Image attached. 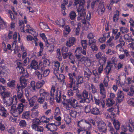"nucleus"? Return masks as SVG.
Returning a JSON list of instances; mask_svg holds the SVG:
<instances>
[{
  "instance_id": "nucleus-1",
  "label": "nucleus",
  "mask_w": 134,
  "mask_h": 134,
  "mask_svg": "<svg viewBox=\"0 0 134 134\" xmlns=\"http://www.w3.org/2000/svg\"><path fill=\"white\" fill-rule=\"evenodd\" d=\"M85 3L84 0H75V5H76V9L78 12L77 19L78 20L82 19V22L83 24H85L86 21L85 18L86 14V10L84 8L83 5Z\"/></svg>"
},
{
  "instance_id": "nucleus-2",
  "label": "nucleus",
  "mask_w": 134,
  "mask_h": 134,
  "mask_svg": "<svg viewBox=\"0 0 134 134\" xmlns=\"http://www.w3.org/2000/svg\"><path fill=\"white\" fill-rule=\"evenodd\" d=\"M55 95L56 102L57 103H60L62 98L61 91L59 90L58 88L56 90L55 86L53 85L51 88L50 97L49 98L51 102H52L54 99Z\"/></svg>"
},
{
  "instance_id": "nucleus-3",
  "label": "nucleus",
  "mask_w": 134,
  "mask_h": 134,
  "mask_svg": "<svg viewBox=\"0 0 134 134\" xmlns=\"http://www.w3.org/2000/svg\"><path fill=\"white\" fill-rule=\"evenodd\" d=\"M25 107V105L22 103H19L17 107L16 104L12 105L10 110L11 114L15 117H17L23 112Z\"/></svg>"
},
{
  "instance_id": "nucleus-4",
  "label": "nucleus",
  "mask_w": 134,
  "mask_h": 134,
  "mask_svg": "<svg viewBox=\"0 0 134 134\" xmlns=\"http://www.w3.org/2000/svg\"><path fill=\"white\" fill-rule=\"evenodd\" d=\"M6 106H10L12 104L15 105L17 103V98L16 95L14 96L13 97H9L8 99L3 100Z\"/></svg>"
},
{
  "instance_id": "nucleus-5",
  "label": "nucleus",
  "mask_w": 134,
  "mask_h": 134,
  "mask_svg": "<svg viewBox=\"0 0 134 134\" xmlns=\"http://www.w3.org/2000/svg\"><path fill=\"white\" fill-rule=\"evenodd\" d=\"M97 128L98 130L100 132L105 133L107 130L106 124L101 119L98 120L97 122Z\"/></svg>"
},
{
  "instance_id": "nucleus-6",
  "label": "nucleus",
  "mask_w": 134,
  "mask_h": 134,
  "mask_svg": "<svg viewBox=\"0 0 134 134\" xmlns=\"http://www.w3.org/2000/svg\"><path fill=\"white\" fill-rule=\"evenodd\" d=\"M25 96L29 102V104L31 107H33L35 103L36 97L35 96L32 97L31 94L28 93V91H26Z\"/></svg>"
},
{
  "instance_id": "nucleus-7",
  "label": "nucleus",
  "mask_w": 134,
  "mask_h": 134,
  "mask_svg": "<svg viewBox=\"0 0 134 134\" xmlns=\"http://www.w3.org/2000/svg\"><path fill=\"white\" fill-rule=\"evenodd\" d=\"M10 72V70L6 67L4 66H0V77L7 75Z\"/></svg>"
},
{
  "instance_id": "nucleus-8",
  "label": "nucleus",
  "mask_w": 134,
  "mask_h": 134,
  "mask_svg": "<svg viewBox=\"0 0 134 134\" xmlns=\"http://www.w3.org/2000/svg\"><path fill=\"white\" fill-rule=\"evenodd\" d=\"M82 96L84 98L80 100V103L86 102L89 103L90 102V100L88 98V93L87 91L84 90L82 92Z\"/></svg>"
},
{
  "instance_id": "nucleus-9",
  "label": "nucleus",
  "mask_w": 134,
  "mask_h": 134,
  "mask_svg": "<svg viewBox=\"0 0 134 134\" xmlns=\"http://www.w3.org/2000/svg\"><path fill=\"white\" fill-rule=\"evenodd\" d=\"M20 85L19 86L18 85L17 87V88L23 89L26 87L27 85V80L25 78L20 77Z\"/></svg>"
},
{
  "instance_id": "nucleus-10",
  "label": "nucleus",
  "mask_w": 134,
  "mask_h": 134,
  "mask_svg": "<svg viewBox=\"0 0 134 134\" xmlns=\"http://www.w3.org/2000/svg\"><path fill=\"white\" fill-rule=\"evenodd\" d=\"M76 41V39L75 37H71L66 41L65 45L68 48H69L75 44Z\"/></svg>"
},
{
  "instance_id": "nucleus-11",
  "label": "nucleus",
  "mask_w": 134,
  "mask_h": 134,
  "mask_svg": "<svg viewBox=\"0 0 134 134\" xmlns=\"http://www.w3.org/2000/svg\"><path fill=\"white\" fill-rule=\"evenodd\" d=\"M27 68L30 69L31 68L32 69L35 70H38L40 69V64H38V62L35 60H33L31 62L30 65H28Z\"/></svg>"
},
{
  "instance_id": "nucleus-12",
  "label": "nucleus",
  "mask_w": 134,
  "mask_h": 134,
  "mask_svg": "<svg viewBox=\"0 0 134 134\" xmlns=\"http://www.w3.org/2000/svg\"><path fill=\"white\" fill-rule=\"evenodd\" d=\"M68 102L73 108H76L79 105L78 103L77 100L73 98H71L68 100Z\"/></svg>"
},
{
  "instance_id": "nucleus-13",
  "label": "nucleus",
  "mask_w": 134,
  "mask_h": 134,
  "mask_svg": "<svg viewBox=\"0 0 134 134\" xmlns=\"http://www.w3.org/2000/svg\"><path fill=\"white\" fill-rule=\"evenodd\" d=\"M117 94V102L120 103L123 100L124 98V94L122 91L119 90Z\"/></svg>"
},
{
  "instance_id": "nucleus-14",
  "label": "nucleus",
  "mask_w": 134,
  "mask_h": 134,
  "mask_svg": "<svg viewBox=\"0 0 134 134\" xmlns=\"http://www.w3.org/2000/svg\"><path fill=\"white\" fill-rule=\"evenodd\" d=\"M100 93L102 96V97L104 98L106 96V91L105 89L103 84L101 83L99 85Z\"/></svg>"
},
{
  "instance_id": "nucleus-15",
  "label": "nucleus",
  "mask_w": 134,
  "mask_h": 134,
  "mask_svg": "<svg viewBox=\"0 0 134 134\" xmlns=\"http://www.w3.org/2000/svg\"><path fill=\"white\" fill-rule=\"evenodd\" d=\"M0 115L3 117H6L8 114L7 110L2 105L0 106Z\"/></svg>"
},
{
  "instance_id": "nucleus-16",
  "label": "nucleus",
  "mask_w": 134,
  "mask_h": 134,
  "mask_svg": "<svg viewBox=\"0 0 134 134\" xmlns=\"http://www.w3.org/2000/svg\"><path fill=\"white\" fill-rule=\"evenodd\" d=\"M84 75L85 77L89 80L90 77L92 75V73L90 70L87 67H85L84 70Z\"/></svg>"
},
{
  "instance_id": "nucleus-17",
  "label": "nucleus",
  "mask_w": 134,
  "mask_h": 134,
  "mask_svg": "<svg viewBox=\"0 0 134 134\" xmlns=\"http://www.w3.org/2000/svg\"><path fill=\"white\" fill-rule=\"evenodd\" d=\"M105 10V8L103 3L100 4L98 6L97 10L99 14L100 15H102L104 12Z\"/></svg>"
},
{
  "instance_id": "nucleus-18",
  "label": "nucleus",
  "mask_w": 134,
  "mask_h": 134,
  "mask_svg": "<svg viewBox=\"0 0 134 134\" xmlns=\"http://www.w3.org/2000/svg\"><path fill=\"white\" fill-rule=\"evenodd\" d=\"M101 111L99 109L96 107H93L91 109V114L95 115H100Z\"/></svg>"
},
{
  "instance_id": "nucleus-19",
  "label": "nucleus",
  "mask_w": 134,
  "mask_h": 134,
  "mask_svg": "<svg viewBox=\"0 0 134 134\" xmlns=\"http://www.w3.org/2000/svg\"><path fill=\"white\" fill-rule=\"evenodd\" d=\"M39 25L42 29L47 31H48L50 30L49 28L46 23L40 22L39 23Z\"/></svg>"
},
{
  "instance_id": "nucleus-20",
  "label": "nucleus",
  "mask_w": 134,
  "mask_h": 134,
  "mask_svg": "<svg viewBox=\"0 0 134 134\" xmlns=\"http://www.w3.org/2000/svg\"><path fill=\"white\" fill-rule=\"evenodd\" d=\"M31 127L32 129L38 132H43L44 130L42 127L36 125L35 124H32Z\"/></svg>"
},
{
  "instance_id": "nucleus-21",
  "label": "nucleus",
  "mask_w": 134,
  "mask_h": 134,
  "mask_svg": "<svg viewBox=\"0 0 134 134\" xmlns=\"http://www.w3.org/2000/svg\"><path fill=\"white\" fill-rule=\"evenodd\" d=\"M81 48L78 47L76 48L75 51V55L78 59L80 58L81 57Z\"/></svg>"
},
{
  "instance_id": "nucleus-22",
  "label": "nucleus",
  "mask_w": 134,
  "mask_h": 134,
  "mask_svg": "<svg viewBox=\"0 0 134 134\" xmlns=\"http://www.w3.org/2000/svg\"><path fill=\"white\" fill-rule=\"evenodd\" d=\"M30 112L29 111L24 112L22 115V117L23 119H25L29 120H30Z\"/></svg>"
},
{
  "instance_id": "nucleus-23",
  "label": "nucleus",
  "mask_w": 134,
  "mask_h": 134,
  "mask_svg": "<svg viewBox=\"0 0 134 134\" xmlns=\"http://www.w3.org/2000/svg\"><path fill=\"white\" fill-rule=\"evenodd\" d=\"M83 81V77L81 75H78L76 80L74 81V83H76L77 84H80L82 83Z\"/></svg>"
},
{
  "instance_id": "nucleus-24",
  "label": "nucleus",
  "mask_w": 134,
  "mask_h": 134,
  "mask_svg": "<svg viewBox=\"0 0 134 134\" xmlns=\"http://www.w3.org/2000/svg\"><path fill=\"white\" fill-rule=\"evenodd\" d=\"M10 93L9 92L5 91L1 94V97L3 100H4L7 99V98H9V97H10Z\"/></svg>"
},
{
  "instance_id": "nucleus-25",
  "label": "nucleus",
  "mask_w": 134,
  "mask_h": 134,
  "mask_svg": "<svg viewBox=\"0 0 134 134\" xmlns=\"http://www.w3.org/2000/svg\"><path fill=\"white\" fill-rule=\"evenodd\" d=\"M40 96L45 98L49 96V93L44 89H40L39 91Z\"/></svg>"
},
{
  "instance_id": "nucleus-26",
  "label": "nucleus",
  "mask_w": 134,
  "mask_h": 134,
  "mask_svg": "<svg viewBox=\"0 0 134 134\" xmlns=\"http://www.w3.org/2000/svg\"><path fill=\"white\" fill-rule=\"evenodd\" d=\"M91 72L92 74L95 77L94 78V81L95 82H96V81H95V80L96 79H99L101 76V75L100 74H99L98 72L96 69L92 70Z\"/></svg>"
},
{
  "instance_id": "nucleus-27",
  "label": "nucleus",
  "mask_w": 134,
  "mask_h": 134,
  "mask_svg": "<svg viewBox=\"0 0 134 134\" xmlns=\"http://www.w3.org/2000/svg\"><path fill=\"white\" fill-rule=\"evenodd\" d=\"M55 23L59 27L61 26L62 27H64L65 24L64 20L62 18L58 19L56 21Z\"/></svg>"
},
{
  "instance_id": "nucleus-28",
  "label": "nucleus",
  "mask_w": 134,
  "mask_h": 134,
  "mask_svg": "<svg viewBox=\"0 0 134 134\" xmlns=\"http://www.w3.org/2000/svg\"><path fill=\"white\" fill-rule=\"evenodd\" d=\"M22 89L17 88L16 91L17 93V96H16L17 99H19L23 97V91Z\"/></svg>"
},
{
  "instance_id": "nucleus-29",
  "label": "nucleus",
  "mask_w": 134,
  "mask_h": 134,
  "mask_svg": "<svg viewBox=\"0 0 134 134\" xmlns=\"http://www.w3.org/2000/svg\"><path fill=\"white\" fill-rule=\"evenodd\" d=\"M46 127L51 131H54L57 129V126L55 125H46Z\"/></svg>"
},
{
  "instance_id": "nucleus-30",
  "label": "nucleus",
  "mask_w": 134,
  "mask_h": 134,
  "mask_svg": "<svg viewBox=\"0 0 134 134\" xmlns=\"http://www.w3.org/2000/svg\"><path fill=\"white\" fill-rule=\"evenodd\" d=\"M89 90H91V92L93 94H95L97 93V89L95 87L92 83L91 84V86H90L89 88Z\"/></svg>"
},
{
  "instance_id": "nucleus-31",
  "label": "nucleus",
  "mask_w": 134,
  "mask_h": 134,
  "mask_svg": "<svg viewBox=\"0 0 134 134\" xmlns=\"http://www.w3.org/2000/svg\"><path fill=\"white\" fill-rule=\"evenodd\" d=\"M114 103L115 101L114 100L108 98L106 99V105L107 107H111Z\"/></svg>"
},
{
  "instance_id": "nucleus-32",
  "label": "nucleus",
  "mask_w": 134,
  "mask_h": 134,
  "mask_svg": "<svg viewBox=\"0 0 134 134\" xmlns=\"http://www.w3.org/2000/svg\"><path fill=\"white\" fill-rule=\"evenodd\" d=\"M77 113L79 114L80 113V112H77L76 111L73 110H70L69 111L70 115L74 118H76Z\"/></svg>"
},
{
  "instance_id": "nucleus-33",
  "label": "nucleus",
  "mask_w": 134,
  "mask_h": 134,
  "mask_svg": "<svg viewBox=\"0 0 134 134\" xmlns=\"http://www.w3.org/2000/svg\"><path fill=\"white\" fill-rule=\"evenodd\" d=\"M130 34H126L124 35V38L128 42H132L134 41V39L130 35Z\"/></svg>"
},
{
  "instance_id": "nucleus-34",
  "label": "nucleus",
  "mask_w": 134,
  "mask_h": 134,
  "mask_svg": "<svg viewBox=\"0 0 134 134\" xmlns=\"http://www.w3.org/2000/svg\"><path fill=\"white\" fill-rule=\"evenodd\" d=\"M16 81L13 80L7 83V86L8 87L12 88H14L15 86Z\"/></svg>"
},
{
  "instance_id": "nucleus-35",
  "label": "nucleus",
  "mask_w": 134,
  "mask_h": 134,
  "mask_svg": "<svg viewBox=\"0 0 134 134\" xmlns=\"http://www.w3.org/2000/svg\"><path fill=\"white\" fill-rule=\"evenodd\" d=\"M119 12L118 10L115 11L114 15L113 17V21L115 22H117L118 20L119 15Z\"/></svg>"
},
{
  "instance_id": "nucleus-36",
  "label": "nucleus",
  "mask_w": 134,
  "mask_h": 134,
  "mask_svg": "<svg viewBox=\"0 0 134 134\" xmlns=\"http://www.w3.org/2000/svg\"><path fill=\"white\" fill-rule=\"evenodd\" d=\"M45 81L44 80L39 81L36 84V87L37 88H40L45 84Z\"/></svg>"
},
{
  "instance_id": "nucleus-37",
  "label": "nucleus",
  "mask_w": 134,
  "mask_h": 134,
  "mask_svg": "<svg viewBox=\"0 0 134 134\" xmlns=\"http://www.w3.org/2000/svg\"><path fill=\"white\" fill-rule=\"evenodd\" d=\"M113 123L116 130H119L120 126L119 122L117 120H114L113 121Z\"/></svg>"
},
{
  "instance_id": "nucleus-38",
  "label": "nucleus",
  "mask_w": 134,
  "mask_h": 134,
  "mask_svg": "<svg viewBox=\"0 0 134 134\" xmlns=\"http://www.w3.org/2000/svg\"><path fill=\"white\" fill-rule=\"evenodd\" d=\"M16 62L17 65L16 68L17 70L19 71L24 70V69L23 68L22 64L20 62L16 61Z\"/></svg>"
},
{
  "instance_id": "nucleus-39",
  "label": "nucleus",
  "mask_w": 134,
  "mask_h": 134,
  "mask_svg": "<svg viewBox=\"0 0 134 134\" xmlns=\"http://www.w3.org/2000/svg\"><path fill=\"white\" fill-rule=\"evenodd\" d=\"M84 123L86 124V125L84 127L85 129L87 131H89L91 129V126L89 122L87 121L86 120H84Z\"/></svg>"
},
{
  "instance_id": "nucleus-40",
  "label": "nucleus",
  "mask_w": 134,
  "mask_h": 134,
  "mask_svg": "<svg viewBox=\"0 0 134 134\" xmlns=\"http://www.w3.org/2000/svg\"><path fill=\"white\" fill-rule=\"evenodd\" d=\"M107 59L106 57H102V58L99 60V64L100 65H102L103 66L105 64Z\"/></svg>"
},
{
  "instance_id": "nucleus-41",
  "label": "nucleus",
  "mask_w": 134,
  "mask_h": 134,
  "mask_svg": "<svg viewBox=\"0 0 134 134\" xmlns=\"http://www.w3.org/2000/svg\"><path fill=\"white\" fill-rule=\"evenodd\" d=\"M91 106L90 105H88L85 107L84 109V112L86 114L91 113Z\"/></svg>"
},
{
  "instance_id": "nucleus-42",
  "label": "nucleus",
  "mask_w": 134,
  "mask_h": 134,
  "mask_svg": "<svg viewBox=\"0 0 134 134\" xmlns=\"http://www.w3.org/2000/svg\"><path fill=\"white\" fill-rule=\"evenodd\" d=\"M19 72L20 74H22V75L20 77L25 78L26 77H28L29 76L27 72L24 69V70H23L21 71H20Z\"/></svg>"
},
{
  "instance_id": "nucleus-43",
  "label": "nucleus",
  "mask_w": 134,
  "mask_h": 134,
  "mask_svg": "<svg viewBox=\"0 0 134 134\" xmlns=\"http://www.w3.org/2000/svg\"><path fill=\"white\" fill-rule=\"evenodd\" d=\"M56 77L58 80H60V82H63V83L64 82L65 76L63 75L59 74Z\"/></svg>"
},
{
  "instance_id": "nucleus-44",
  "label": "nucleus",
  "mask_w": 134,
  "mask_h": 134,
  "mask_svg": "<svg viewBox=\"0 0 134 134\" xmlns=\"http://www.w3.org/2000/svg\"><path fill=\"white\" fill-rule=\"evenodd\" d=\"M127 94L130 96H132L134 94V84L132 85L130 88V91L128 92Z\"/></svg>"
},
{
  "instance_id": "nucleus-45",
  "label": "nucleus",
  "mask_w": 134,
  "mask_h": 134,
  "mask_svg": "<svg viewBox=\"0 0 134 134\" xmlns=\"http://www.w3.org/2000/svg\"><path fill=\"white\" fill-rule=\"evenodd\" d=\"M122 128L123 130L125 132L128 129H129L130 132H131L133 131V129L130 125L125 127L124 126H122Z\"/></svg>"
},
{
  "instance_id": "nucleus-46",
  "label": "nucleus",
  "mask_w": 134,
  "mask_h": 134,
  "mask_svg": "<svg viewBox=\"0 0 134 134\" xmlns=\"http://www.w3.org/2000/svg\"><path fill=\"white\" fill-rule=\"evenodd\" d=\"M57 57L59 61L62 60V58L61 56V53L60 52V49L58 48L56 51Z\"/></svg>"
},
{
  "instance_id": "nucleus-47",
  "label": "nucleus",
  "mask_w": 134,
  "mask_h": 134,
  "mask_svg": "<svg viewBox=\"0 0 134 134\" xmlns=\"http://www.w3.org/2000/svg\"><path fill=\"white\" fill-rule=\"evenodd\" d=\"M40 120L41 122H43L47 123L49 121V118H48L45 116H43L41 118Z\"/></svg>"
},
{
  "instance_id": "nucleus-48",
  "label": "nucleus",
  "mask_w": 134,
  "mask_h": 134,
  "mask_svg": "<svg viewBox=\"0 0 134 134\" xmlns=\"http://www.w3.org/2000/svg\"><path fill=\"white\" fill-rule=\"evenodd\" d=\"M76 16V13L73 11H71L69 14L70 18L72 20L74 19Z\"/></svg>"
},
{
  "instance_id": "nucleus-49",
  "label": "nucleus",
  "mask_w": 134,
  "mask_h": 134,
  "mask_svg": "<svg viewBox=\"0 0 134 134\" xmlns=\"http://www.w3.org/2000/svg\"><path fill=\"white\" fill-rule=\"evenodd\" d=\"M109 81V77L108 76L105 77L104 79L103 83L105 87H107L108 86V82Z\"/></svg>"
},
{
  "instance_id": "nucleus-50",
  "label": "nucleus",
  "mask_w": 134,
  "mask_h": 134,
  "mask_svg": "<svg viewBox=\"0 0 134 134\" xmlns=\"http://www.w3.org/2000/svg\"><path fill=\"white\" fill-rule=\"evenodd\" d=\"M6 128V124L2 123L0 122V131L1 132L4 131Z\"/></svg>"
},
{
  "instance_id": "nucleus-51",
  "label": "nucleus",
  "mask_w": 134,
  "mask_h": 134,
  "mask_svg": "<svg viewBox=\"0 0 134 134\" xmlns=\"http://www.w3.org/2000/svg\"><path fill=\"white\" fill-rule=\"evenodd\" d=\"M87 41L86 40H82L81 41V43L83 48H87Z\"/></svg>"
},
{
  "instance_id": "nucleus-52",
  "label": "nucleus",
  "mask_w": 134,
  "mask_h": 134,
  "mask_svg": "<svg viewBox=\"0 0 134 134\" xmlns=\"http://www.w3.org/2000/svg\"><path fill=\"white\" fill-rule=\"evenodd\" d=\"M32 123H34L33 124H35L36 125H38L41 123L40 120L38 119H33L32 121Z\"/></svg>"
},
{
  "instance_id": "nucleus-53",
  "label": "nucleus",
  "mask_w": 134,
  "mask_h": 134,
  "mask_svg": "<svg viewBox=\"0 0 134 134\" xmlns=\"http://www.w3.org/2000/svg\"><path fill=\"white\" fill-rule=\"evenodd\" d=\"M99 0H97L94 1L92 2L91 4V6L92 8H93L94 6L97 5L98 4L99 5L100 3H102Z\"/></svg>"
},
{
  "instance_id": "nucleus-54",
  "label": "nucleus",
  "mask_w": 134,
  "mask_h": 134,
  "mask_svg": "<svg viewBox=\"0 0 134 134\" xmlns=\"http://www.w3.org/2000/svg\"><path fill=\"white\" fill-rule=\"evenodd\" d=\"M69 77H71L72 79V80H74V78H75L76 79L77 77V73H76V72L75 71V72H73L72 74L69 73Z\"/></svg>"
},
{
  "instance_id": "nucleus-55",
  "label": "nucleus",
  "mask_w": 134,
  "mask_h": 134,
  "mask_svg": "<svg viewBox=\"0 0 134 134\" xmlns=\"http://www.w3.org/2000/svg\"><path fill=\"white\" fill-rule=\"evenodd\" d=\"M45 98L43 97H38L37 99V102L40 104H41L44 102Z\"/></svg>"
},
{
  "instance_id": "nucleus-56",
  "label": "nucleus",
  "mask_w": 134,
  "mask_h": 134,
  "mask_svg": "<svg viewBox=\"0 0 134 134\" xmlns=\"http://www.w3.org/2000/svg\"><path fill=\"white\" fill-rule=\"evenodd\" d=\"M32 113L31 115V117L33 118H36L38 115V112L37 110L34 111H32Z\"/></svg>"
},
{
  "instance_id": "nucleus-57",
  "label": "nucleus",
  "mask_w": 134,
  "mask_h": 134,
  "mask_svg": "<svg viewBox=\"0 0 134 134\" xmlns=\"http://www.w3.org/2000/svg\"><path fill=\"white\" fill-rule=\"evenodd\" d=\"M121 79L119 76H118V78L116 79V83L118 86L121 87L122 85V83L120 81Z\"/></svg>"
},
{
  "instance_id": "nucleus-58",
  "label": "nucleus",
  "mask_w": 134,
  "mask_h": 134,
  "mask_svg": "<svg viewBox=\"0 0 134 134\" xmlns=\"http://www.w3.org/2000/svg\"><path fill=\"white\" fill-rule=\"evenodd\" d=\"M111 69L107 65L104 69V72L106 75H108L110 72Z\"/></svg>"
},
{
  "instance_id": "nucleus-59",
  "label": "nucleus",
  "mask_w": 134,
  "mask_h": 134,
  "mask_svg": "<svg viewBox=\"0 0 134 134\" xmlns=\"http://www.w3.org/2000/svg\"><path fill=\"white\" fill-rule=\"evenodd\" d=\"M96 40L92 38L90 39L88 43L89 46H90L92 45L96 44Z\"/></svg>"
},
{
  "instance_id": "nucleus-60",
  "label": "nucleus",
  "mask_w": 134,
  "mask_h": 134,
  "mask_svg": "<svg viewBox=\"0 0 134 134\" xmlns=\"http://www.w3.org/2000/svg\"><path fill=\"white\" fill-rule=\"evenodd\" d=\"M120 31H121L123 34L126 33L129 31L126 28L124 27H121L120 29Z\"/></svg>"
},
{
  "instance_id": "nucleus-61",
  "label": "nucleus",
  "mask_w": 134,
  "mask_h": 134,
  "mask_svg": "<svg viewBox=\"0 0 134 134\" xmlns=\"http://www.w3.org/2000/svg\"><path fill=\"white\" fill-rule=\"evenodd\" d=\"M116 53V52L114 50L112 51L110 49H108L106 52V54H107L112 55Z\"/></svg>"
},
{
  "instance_id": "nucleus-62",
  "label": "nucleus",
  "mask_w": 134,
  "mask_h": 134,
  "mask_svg": "<svg viewBox=\"0 0 134 134\" xmlns=\"http://www.w3.org/2000/svg\"><path fill=\"white\" fill-rule=\"evenodd\" d=\"M74 94L73 90L71 89L68 90L67 91V96L69 97L72 96Z\"/></svg>"
},
{
  "instance_id": "nucleus-63",
  "label": "nucleus",
  "mask_w": 134,
  "mask_h": 134,
  "mask_svg": "<svg viewBox=\"0 0 134 134\" xmlns=\"http://www.w3.org/2000/svg\"><path fill=\"white\" fill-rule=\"evenodd\" d=\"M63 105L65 106V108L67 110H70L72 107L70 105L69 103L68 102V100L67 101V102L66 103H63Z\"/></svg>"
},
{
  "instance_id": "nucleus-64",
  "label": "nucleus",
  "mask_w": 134,
  "mask_h": 134,
  "mask_svg": "<svg viewBox=\"0 0 134 134\" xmlns=\"http://www.w3.org/2000/svg\"><path fill=\"white\" fill-rule=\"evenodd\" d=\"M19 125L23 127H25L26 125V123L25 120H22L20 122Z\"/></svg>"
}]
</instances>
